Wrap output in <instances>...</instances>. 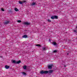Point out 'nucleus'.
<instances>
[{
    "mask_svg": "<svg viewBox=\"0 0 77 77\" xmlns=\"http://www.w3.org/2000/svg\"><path fill=\"white\" fill-rule=\"evenodd\" d=\"M53 71L52 70H49V71H42L41 72H40V73L41 74H47V73H48V72H49V73H52Z\"/></svg>",
    "mask_w": 77,
    "mask_h": 77,
    "instance_id": "nucleus-1",
    "label": "nucleus"
},
{
    "mask_svg": "<svg viewBox=\"0 0 77 77\" xmlns=\"http://www.w3.org/2000/svg\"><path fill=\"white\" fill-rule=\"evenodd\" d=\"M51 18L52 20H54V19H57L58 17L57 16H52Z\"/></svg>",
    "mask_w": 77,
    "mask_h": 77,
    "instance_id": "nucleus-2",
    "label": "nucleus"
},
{
    "mask_svg": "<svg viewBox=\"0 0 77 77\" xmlns=\"http://www.w3.org/2000/svg\"><path fill=\"white\" fill-rule=\"evenodd\" d=\"M19 3L20 4H23V3H26V1H23L22 2L19 1Z\"/></svg>",
    "mask_w": 77,
    "mask_h": 77,
    "instance_id": "nucleus-3",
    "label": "nucleus"
},
{
    "mask_svg": "<svg viewBox=\"0 0 77 77\" xmlns=\"http://www.w3.org/2000/svg\"><path fill=\"white\" fill-rule=\"evenodd\" d=\"M52 66H53V64H51V65L48 66V68L49 69H51L52 68Z\"/></svg>",
    "mask_w": 77,
    "mask_h": 77,
    "instance_id": "nucleus-4",
    "label": "nucleus"
},
{
    "mask_svg": "<svg viewBox=\"0 0 77 77\" xmlns=\"http://www.w3.org/2000/svg\"><path fill=\"white\" fill-rule=\"evenodd\" d=\"M24 24L26 25H29V24H30V23H29L27 22H25L24 23Z\"/></svg>",
    "mask_w": 77,
    "mask_h": 77,
    "instance_id": "nucleus-5",
    "label": "nucleus"
},
{
    "mask_svg": "<svg viewBox=\"0 0 77 77\" xmlns=\"http://www.w3.org/2000/svg\"><path fill=\"white\" fill-rule=\"evenodd\" d=\"M9 67H10V66H5V68L6 69H9Z\"/></svg>",
    "mask_w": 77,
    "mask_h": 77,
    "instance_id": "nucleus-6",
    "label": "nucleus"
},
{
    "mask_svg": "<svg viewBox=\"0 0 77 77\" xmlns=\"http://www.w3.org/2000/svg\"><path fill=\"white\" fill-rule=\"evenodd\" d=\"M14 10L16 12H18V11H19V10H18V8H14Z\"/></svg>",
    "mask_w": 77,
    "mask_h": 77,
    "instance_id": "nucleus-7",
    "label": "nucleus"
},
{
    "mask_svg": "<svg viewBox=\"0 0 77 77\" xmlns=\"http://www.w3.org/2000/svg\"><path fill=\"white\" fill-rule=\"evenodd\" d=\"M23 68L24 69H26V68H27V66H26L25 65L24 66H23Z\"/></svg>",
    "mask_w": 77,
    "mask_h": 77,
    "instance_id": "nucleus-8",
    "label": "nucleus"
},
{
    "mask_svg": "<svg viewBox=\"0 0 77 77\" xmlns=\"http://www.w3.org/2000/svg\"><path fill=\"white\" fill-rule=\"evenodd\" d=\"M27 37V36L26 35H24L23 36V38H26Z\"/></svg>",
    "mask_w": 77,
    "mask_h": 77,
    "instance_id": "nucleus-9",
    "label": "nucleus"
},
{
    "mask_svg": "<svg viewBox=\"0 0 77 77\" xmlns=\"http://www.w3.org/2000/svg\"><path fill=\"white\" fill-rule=\"evenodd\" d=\"M12 62V63H17V62L15 60H13Z\"/></svg>",
    "mask_w": 77,
    "mask_h": 77,
    "instance_id": "nucleus-10",
    "label": "nucleus"
},
{
    "mask_svg": "<svg viewBox=\"0 0 77 77\" xmlns=\"http://www.w3.org/2000/svg\"><path fill=\"white\" fill-rule=\"evenodd\" d=\"M22 74L24 75H26V73L24 72H22Z\"/></svg>",
    "mask_w": 77,
    "mask_h": 77,
    "instance_id": "nucleus-11",
    "label": "nucleus"
},
{
    "mask_svg": "<svg viewBox=\"0 0 77 77\" xmlns=\"http://www.w3.org/2000/svg\"><path fill=\"white\" fill-rule=\"evenodd\" d=\"M9 21H8L7 22H5V24H8V23H9Z\"/></svg>",
    "mask_w": 77,
    "mask_h": 77,
    "instance_id": "nucleus-12",
    "label": "nucleus"
},
{
    "mask_svg": "<svg viewBox=\"0 0 77 77\" xmlns=\"http://www.w3.org/2000/svg\"><path fill=\"white\" fill-rule=\"evenodd\" d=\"M20 62H21V61L19 60L17 62H16V63H18V64L20 63Z\"/></svg>",
    "mask_w": 77,
    "mask_h": 77,
    "instance_id": "nucleus-13",
    "label": "nucleus"
},
{
    "mask_svg": "<svg viewBox=\"0 0 77 77\" xmlns=\"http://www.w3.org/2000/svg\"><path fill=\"white\" fill-rule=\"evenodd\" d=\"M36 4V3L35 2H33L32 3V4H31V6H33V5H35Z\"/></svg>",
    "mask_w": 77,
    "mask_h": 77,
    "instance_id": "nucleus-14",
    "label": "nucleus"
},
{
    "mask_svg": "<svg viewBox=\"0 0 77 77\" xmlns=\"http://www.w3.org/2000/svg\"><path fill=\"white\" fill-rule=\"evenodd\" d=\"M52 44L54 45H56V42H54L52 43Z\"/></svg>",
    "mask_w": 77,
    "mask_h": 77,
    "instance_id": "nucleus-15",
    "label": "nucleus"
},
{
    "mask_svg": "<svg viewBox=\"0 0 77 77\" xmlns=\"http://www.w3.org/2000/svg\"><path fill=\"white\" fill-rule=\"evenodd\" d=\"M36 46H37V47H41V45H36Z\"/></svg>",
    "mask_w": 77,
    "mask_h": 77,
    "instance_id": "nucleus-16",
    "label": "nucleus"
},
{
    "mask_svg": "<svg viewBox=\"0 0 77 77\" xmlns=\"http://www.w3.org/2000/svg\"><path fill=\"white\" fill-rule=\"evenodd\" d=\"M42 49L43 50H46V49H47V48H43Z\"/></svg>",
    "mask_w": 77,
    "mask_h": 77,
    "instance_id": "nucleus-17",
    "label": "nucleus"
},
{
    "mask_svg": "<svg viewBox=\"0 0 77 77\" xmlns=\"http://www.w3.org/2000/svg\"><path fill=\"white\" fill-rule=\"evenodd\" d=\"M48 22H51V21L49 19H48Z\"/></svg>",
    "mask_w": 77,
    "mask_h": 77,
    "instance_id": "nucleus-18",
    "label": "nucleus"
},
{
    "mask_svg": "<svg viewBox=\"0 0 77 77\" xmlns=\"http://www.w3.org/2000/svg\"><path fill=\"white\" fill-rule=\"evenodd\" d=\"M74 32H75V33H76L77 32L76 30H74Z\"/></svg>",
    "mask_w": 77,
    "mask_h": 77,
    "instance_id": "nucleus-19",
    "label": "nucleus"
},
{
    "mask_svg": "<svg viewBox=\"0 0 77 77\" xmlns=\"http://www.w3.org/2000/svg\"><path fill=\"white\" fill-rule=\"evenodd\" d=\"M17 22H18V23H21V20H18V21H17Z\"/></svg>",
    "mask_w": 77,
    "mask_h": 77,
    "instance_id": "nucleus-20",
    "label": "nucleus"
},
{
    "mask_svg": "<svg viewBox=\"0 0 77 77\" xmlns=\"http://www.w3.org/2000/svg\"><path fill=\"white\" fill-rule=\"evenodd\" d=\"M2 11H4V9L3 8H1Z\"/></svg>",
    "mask_w": 77,
    "mask_h": 77,
    "instance_id": "nucleus-21",
    "label": "nucleus"
},
{
    "mask_svg": "<svg viewBox=\"0 0 77 77\" xmlns=\"http://www.w3.org/2000/svg\"><path fill=\"white\" fill-rule=\"evenodd\" d=\"M54 53H56V52H57V51H54Z\"/></svg>",
    "mask_w": 77,
    "mask_h": 77,
    "instance_id": "nucleus-22",
    "label": "nucleus"
}]
</instances>
